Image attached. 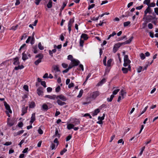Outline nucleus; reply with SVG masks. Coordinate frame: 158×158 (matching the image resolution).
Instances as JSON below:
<instances>
[{
	"instance_id": "nucleus-1",
	"label": "nucleus",
	"mask_w": 158,
	"mask_h": 158,
	"mask_svg": "<svg viewBox=\"0 0 158 158\" xmlns=\"http://www.w3.org/2000/svg\"><path fill=\"white\" fill-rule=\"evenodd\" d=\"M124 63L123 65L124 67L128 66L129 71L131 70V67L130 65L131 61L129 59L128 56L127 55H125L124 57Z\"/></svg>"
},
{
	"instance_id": "nucleus-2",
	"label": "nucleus",
	"mask_w": 158,
	"mask_h": 158,
	"mask_svg": "<svg viewBox=\"0 0 158 158\" xmlns=\"http://www.w3.org/2000/svg\"><path fill=\"white\" fill-rule=\"evenodd\" d=\"M52 68L53 70H52V71L53 72V70L55 71V77L56 78L57 77L58 75L59 74H57V72H60V70L59 69V68L58 67V65H53L52 67Z\"/></svg>"
},
{
	"instance_id": "nucleus-3",
	"label": "nucleus",
	"mask_w": 158,
	"mask_h": 158,
	"mask_svg": "<svg viewBox=\"0 0 158 158\" xmlns=\"http://www.w3.org/2000/svg\"><path fill=\"white\" fill-rule=\"evenodd\" d=\"M120 90L119 89H117L115 90L113 92V95H111L110 96V98H108L107 100L108 102H110L112 101L113 98L114 97V95H116Z\"/></svg>"
},
{
	"instance_id": "nucleus-4",
	"label": "nucleus",
	"mask_w": 158,
	"mask_h": 158,
	"mask_svg": "<svg viewBox=\"0 0 158 158\" xmlns=\"http://www.w3.org/2000/svg\"><path fill=\"white\" fill-rule=\"evenodd\" d=\"M105 116V114H103V116L102 117L99 116L98 117V119L99 120L98 121L97 123L100 124H103L102 120H104Z\"/></svg>"
},
{
	"instance_id": "nucleus-5",
	"label": "nucleus",
	"mask_w": 158,
	"mask_h": 158,
	"mask_svg": "<svg viewBox=\"0 0 158 158\" xmlns=\"http://www.w3.org/2000/svg\"><path fill=\"white\" fill-rule=\"evenodd\" d=\"M100 93L98 91H96L93 92L91 94L92 98L95 99L97 96L99 95Z\"/></svg>"
},
{
	"instance_id": "nucleus-6",
	"label": "nucleus",
	"mask_w": 158,
	"mask_h": 158,
	"mask_svg": "<svg viewBox=\"0 0 158 158\" xmlns=\"http://www.w3.org/2000/svg\"><path fill=\"white\" fill-rule=\"evenodd\" d=\"M28 53L27 52H24L22 54V59L23 60H25L27 59H28V56L29 57H31L30 55V54H29L27 55Z\"/></svg>"
},
{
	"instance_id": "nucleus-7",
	"label": "nucleus",
	"mask_w": 158,
	"mask_h": 158,
	"mask_svg": "<svg viewBox=\"0 0 158 158\" xmlns=\"http://www.w3.org/2000/svg\"><path fill=\"white\" fill-rule=\"evenodd\" d=\"M4 103L6 109L7 110V112H8V113H12V111L10 109V107L9 105L5 101L4 102Z\"/></svg>"
},
{
	"instance_id": "nucleus-8",
	"label": "nucleus",
	"mask_w": 158,
	"mask_h": 158,
	"mask_svg": "<svg viewBox=\"0 0 158 158\" xmlns=\"http://www.w3.org/2000/svg\"><path fill=\"white\" fill-rule=\"evenodd\" d=\"M80 62L77 60H76L75 59H73V60H72V61L71 62V63L74 66H76L78 65Z\"/></svg>"
},
{
	"instance_id": "nucleus-9",
	"label": "nucleus",
	"mask_w": 158,
	"mask_h": 158,
	"mask_svg": "<svg viewBox=\"0 0 158 158\" xmlns=\"http://www.w3.org/2000/svg\"><path fill=\"white\" fill-rule=\"evenodd\" d=\"M56 99L59 98L60 99H61L63 101H66L67 100V98L64 95H58L56 96Z\"/></svg>"
},
{
	"instance_id": "nucleus-10",
	"label": "nucleus",
	"mask_w": 158,
	"mask_h": 158,
	"mask_svg": "<svg viewBox=\"0 0 158 158\" xmlns=\"http://www.w3.org/2000/svg\"><path fill=\"white\" fill-rule=\"evenodd\" d=\"M152 10L151 9L150 7L148 6L144 11L145 16H146L148 13L151 14L152 12Z\"/></svg>"
},
{
	"instance_id": "nucleus-11",
	"label": "nucleus",
	"mask_w": 158,
	"mask_h": 158,
	"mask_svg": "<svg viewBox=\"0 0 158 158\" xmlns=\"http://www.w3.org/2000/svg\"><path fill=\"white\" fill-rule=\"evenodd\" d=\"M43 88L42 87H39L37 89V93L39 95H42L43 93Z\"/></svg>"
},
{
	"instance_id": "nucleus-12",
	"label": "nucleus",
	"mask_w": 158,
	"mask_h": 158,
	"mask_svg": "<svg viewBox=\"0 0 158 158\" xmlns=\"http://www.w3.org/2000/svg\"><path fill=\"white\" fill-rule=\"evenodd\" d=\"M35 113H33L32 114L31 116V119L30 121V123H31V124H32L35 120Z\"/></svg>"
},
{
	"instance_id": "nucleus-13",
	"label": "nucleus",
	"mask_w": 158,
	"mask_h": 158,
	"mask_svg": "<svg viewBox=\"0 0 158 158\" xmlns=\"http://www.w3.org/2000/svg\"><path fill=\"white\" fill-rule=\"evenodd\" d=\"M45 98H48L54 100L56 98V96L55 95H46L45 96Z\"/></svg>"
},
{
	"instance_id": "nucleus-14",
	"label": "nucleus",
	"mask_w": 158,
	"mask_h": 158,
	"mask_svg": "<svg viewBox=\"0 0 158 158\" xmlns=\"http://www.w3.org/2000/svg\"><path fill=\"white\" fill-rule=\"evenodd\" d=\"M28 108V107L24 106L22 109V114H21L22 115H23L25 114L27 112V110Z\"/></svg>"
},
{
	"instance_id": "nucleus-15",
	"label": "nucleus",
	"mask_w": 158,
	"mask_h": 158,
	"mask_svg": "<svg viewBox=\"0 0 158 158\" xmlns=\"http://www.w3.org/2000/svg\"><path fill=\"white\" fill-rule=\"evenodd\" d=\"M14 124V122L13 121H10L9 118L8 119L7 124L9 126L11 127Z\"/></svg>"
},
{
	"instance_id": "nucleus-16",
	"label": "nucleus",
	"mask_w": 158,
	"mask_h": 158,
	"mask_svg": "<svg viewBox=\"0 0 158 158\" xmlns=\"http://www.w3.org/2000/svg\"><path fill=\"white\" fill-rule=\"evenodd\" d=\"M14 62L13 64H14L17 65L19 64V58L18 57H17L14 58Z\"/></svg>"
},
{
	"instance_id": "nucleus-17",
	"label": "nucleus",
	"mask_w": 158,
	"mask_h": 158,
	"mask_svg": "<svg viewBox=\"0 0 158 158\" xmlns=\"http://www.w3.org/2000/svg\"><path fill=\"white\" fill-rule=\"evenodd\" d=\"M57 103L60 106H62L65 104V103L64 102H62L61 101L60 99H58L57 100Z\"/></svg>"
},
{
	"instance_id": "nucleus-18",
	"label": "nucleus",
	"mask_w": 158,
	"mask_h": 158,
	"mask_svg": "<svg viewBox=\"0 0 158 158\" xmlns=\"http://www.w3.org/2000/svg\"><path fill=\"white\" fill-rule=\"evenodd\" d=\"M35 106V104L34 102H32L29 103V106L30 108H34Z\"/></svg>"
},
{
	"instance_id": "nucleus-19",
	"label": "nucleus",
	"mask_w": 158,
	"mask_h": 158,
	"mask_svg": "<svg viewBox=\"0 0 158 158\" xmlns=\"http://www.w3.org/2000/svg\"><path fill=\"white\" fill-rule=\"evenodd\" d=\"M122 70L124 73H127L128 71L129 70L128 67L127 68L123 67L122 68Z\"/></svg>"
},
{
	"instance_id": "nucleus-20",
	"label": "nucleus",
	"mask_w": 158,
	"mask_h": 158,
	"mask_svg": "<svg viewBox=\"0 0 158 158\" xmlns=\"http://www.w3.org/2000/svg\"><path fill=\"white\" fill-rule=\"evenodd\" d=\"M43 110L47 111L48 109V106L46 104H44L42 106Z\"/></svg>"
},
{
	"instance_id": "nucleus-21",
	"label": "nucleus",
	"mask_w": 158,
	"mask_h": 158,
	"mask_svg": "<svg viewBox=\"0 0 158 158\" xmlns=\"http://www.w3.org/2000/svg\"><path fill=\"white\" fill-rule=\"evenodd\" d=\"M74 127V125L71 123H69L67 125V128L69 130H70L73 128Z\"/></svg>"
},
{
	"instance_id": "nucleus-22",
	"label": "nucleus",
	"mask_w": 158,
	"mask_h": 158,
	"mask_svg": "<svg viewBox=\"0 0 158 158\" xmlns=\"http://www.w3.org/2000/svg\"><path fill=\"white\" fill-rule=\"evenodd\" d=\"M81 38H83L85 40L88 39V37L87 35L83 33L82 34Z\"/></svg>"
},
{
	"instance_id": "nucleus-23",
	"label": "nucleus",
	"mask_w": 158,
	"mask_h": 158,
	"mask_svg": "<svg viewBox=\"0 0 158 158\" xmlns=\"http://www.w3.org/2000/svg\"><path fill=\"white\" fill-rule=\"evenodd\" d=\"M100 110L98 109H96L94 111V112L93 114V115L95 116L97 114L100 112Z\"/></svg>"
},
{
	"instance_id": "nucleus-24",
	"label": "nucleus",
	"mask_w": 158,
	"mask_h": 158,
	"mask_svg": "<svg viewBox=\"0 0 158 158\" xmlns=\"http://www.w3.org/2000/svg\"><path fill=\"white\" fill-rule=\"evenodd\" d=\"M52 0H50L49 2H48V4L47 5V7L49 8H51L52 7Z\"/></svg>"
},
{
	"instance_id": "nucleus-25",
	"label": "nucleus",
	"mask_w": 158,
	"mask_h": 158,
	"mask_svg": "<svg viewBox=\"0 0 158 158\" xmlns=\"http://www.w3.org/2000/svg\"><path fill=\"white\" fill-rule=\"evenodd\" d=\"M24 68V66L23 65H21V66L19 65L17 67H15V70H18L19 69H21Z\"/></svg>"
},
{
	"instance_id": "nucleus-26",
	"label": "nucleus",
	"mask_w": 158,
	"mask_h": 158,
	"mask_svg": "<svg viewBox=\"0 0 158 158\" xmlns=\"http://www.w3.org/2000/svg\"><path fill=\"white\" fill-rule=\"evenodd\" d=\"M105 81H106V79L105 78H103L100 82H99L98 84V86L100 85H102L105 82Z\"/></svg>"
},
{
	"instance_id": "nucleus-27",
	"label": "nucleus",
	"mask_w": 158,
	"mask_h": 158,
	"mask_svg": "<svg viewBox=\"0 0 158 158\" xmlns=\"http://www.w3.org/2000/svg\"><path fill=\"white\" fill-rule=\"evenodd\" d=\"M112 61V60L111 59H109L107 61V66L108 67H110L111 66V63Z\"/></svg>"
},
{
	"instance_id": "nucleus-28",
	"label": "nucleus",
	"mask_w": 158,
	"mask_h": 158,
	"mask_svg": "<svg viewBox=\"0 0 158 158\" xmlns=\"http://www.w3.org/2000/svg\"><path fill=\"white\" fill-rule=\"evenodd\" d=\"M42 59L39 58L38 60L35 61V64L36 65H38L39 63L41 62Z\"/></svg>"
},
{
	"instance_id": "nucleus-29",
	"label": "nucleus",
	"mask_w": 158,
	"mask_h": 158,
	"mask_svg": "<svg viewBox=\"0 0 158 158\" xmlns=\"http://www.w3.org/2000/svg\"><path fill=\"white\" fill-rule=\"evenodd\" d=\"M116 33L115 32H113L111 34H110L109 35L107 40H109L110 37L114 36V35H116Z\"/></svg>"
},
{
	"instance_id": "nucleus-30",
	"label": "nucleus",
	"mask_w": 158,
	"mask_h": 158,
	"mask_svg": "<svg viewBox=\"0 0 158 158\" xmlns=\"http://www.w3.org/2000/svg\"><path fill=\"white\" fill-rule=\"evenodd\" d=\"M150 0H145L143 2V3L147 5L148 6L149 5Z\"/></svg>"
},
{
	"instance_id": "nucleus-31",
	"label": "nucleus",
	"mask_w": 158,
	"mask_h": 158,
	"mask_svg": "<svg viewBox=\"0 0 158 158\" xmlns=\"http://www.w3.org/2000/svg\"><path fill=\"white\" fill-rule=\"evenodd\" d=\"M155 18L154 17H153L151 15H148L147 16V17L146 18V19L148 20H151L152 19H155Z\"/></svg>"
},
{
	"instance_id": "nucleus-32",
	"label": "nucleus",
	"mask_w": 158,
	"mask_h": 158,
	"mask_svg": "<svg viewBox=\"0 0 158 158\" xmlns=\"http://www.w3.org/2000/svg\"><path fill=\"white\" fill-rule=\"evenodd\" d=\"M43 57V55L42 54H39L35 56L36 58H39L42 59Z\"/></svg>"
},
{
	"instance_id": "nucleus-33",
	"label": "nucleus",
	"mask_w": 158,
	"mask_h": 158,
	"mask_svg": "<svg viewBox=\"0 0 158 158\" xmlns=\"http://www.w3.org/2000/svg\"><path fill=\"white\" fill-rule=\"evenodd\" d=\"M18 24L16 25L15 26H13L10 29V30H13L14 31L18 27Z\"/></svg>"
},
{
	"instance_id": "nucleus-34",
	"label": "nucleus",
	"mask_w": 158,
	"mask_h": 158,
	"mask_svg": "<svg viewBox=\"0 0 158 158\" xmlns=\"http://www.w3.org/2000/svg\"><path fill=\"white\" fill-rule=\"evenodd\" d=\"M131 23L130 21H127L123 23V25L124 27H127Z\"/></svg>"
},
{
	"instance_id": "nucleus-35",
	"label": "nucleus",
	"mask_w": 158,
	"mask_h": 158,
	"mask_svg": "<svg viewBox=\"0 0 158 158\" xmlns=\"http://www.w3.org/2000/svg\"><path fill=\"white\" fill-rule=\"evenodd\" d=\"M83 90H81L79 92V93L78 94V95L77 96V97L78 98H80L81 97L82 94L83 93Z\"/></svg>"
},
{
	"instance_id": "nucleus-36",
	"label": "nucleus",
	"mask_w": 158,
	"mask_h": 158,
	"mask_svg": "<svg viewBox=\"0 0 158 158\" xmlns=\"http://www.w3.org/2000/svg\"><path fill=\"white\" fill-rule=\"evenodd\" d=\"M74 22V19L72 18L70 20L68 24H70L71 25H72V24Z\"/></svg>"
},
{
	"instance_id": "nucleus-37",
	"label": "nucleus",
	"mask_w": 158,
	"mask_h": 158,
	"mask_svg": "<svg viewBox=\"0 0 158 158\" xmlns=\"http://www.w3.org/2000/svg\"><path fill=\"white\" fill-rule=\"evenodd\" d=\"M55 136H58L59 137H60V134L58 133V130L56 129L55 132V134L53 136L55 137Z\"/></svg>"
},
{
	"instance_id": "nucleus-38",
	"label": "nucleus",
	"mask_w": 158,
	"mask_h": 158,
	"mask_svg": "<svg viewBox=\"0 0 158 158\" xmlns=\"http://www.w3.org/2000/svg\"><path fill=\"white\" fill-rule=\"evenodd\" d=\"M38 47L41 50H43L44 48L43 46H42L40 43H39Z\"/></svg>"
},
{
	"instance_id": "nucleus-39",
	"label": "nucleus",
	"mask_w": 158,
	"mask_h": 158,
	"mask_svg": "<svg viewBox=\"0 0 158 158\" xmlns=\"http://www.w3.org/2000/svg\"><path fill=\"white\" fill-rule=\"evenodd\" d=\"M140 56L142 60H143L145 58L144 54L143 53H141L140 54Z\"/></svg>"
},
{
	"instance_id": "nucleus-40",
	"label": "nucleus",
	"mask_w": 158,
	"mask_h": 158,
	"mask_svg": "<svg viewBox=\"0 0 158 158\" xmlns=\"http://www.w3.org/2000/svg\"><path fill=\"white\" fill-rule=\"evenodd\" d=\"M133 36H131L130 38L129 39V40H127L126 41L127 43V44H130L131 42L132 41V40H133Z\"/></svg>"
},
{
	"instance_id": "nucleus-41",
	"label": "nucleus",
	"mask_w": 158,
	"mask_h": 158,
	"mask_svg": "<svg viewBox=\"0 0 158 158\" xmlns=\"http://www.w3.org/2000/svg\"><path fill=\"white\" fill-rule=\"evenodd\" d=\"M109 67H107L106 68L105 74H106L107 73H108L109 72L110 70V68Z\"/></svg>"
},
{
	"instance_id": "nucleus-42",
	"label": "nucleus",
	"mask_w": 158,
	"mask_h": 158,
	"mask_svg": "<svg viewBox=\"0 0 158 158\" xmlns=\"http://www.w3.org/2000/svg\"><path fill=\"white\" fill-rule=\"evenodd\" d=\"M68 59L69 60H70L72 61V60H73L74 59H73V57L71 55H69L68 56Z\"/></svg>"
},
{
	"instance_id": "nucleus-43",
	"label": "nucleus",
	"mask_w": 158,
	"mask_h": 158,
	"mask_svg": "<svg viewBox=\"0 0 158 158\" xmlns=\"http://www.w3.org/2000/svg\"><path fill=\"white\" fill-rule=\"evenodd\" d=\"M67 151V150L65 148L62 151L60 152V154L61 155H63L64 153L65 152Z\"/></svg>"
},
{
	"instance_id": "nucleus-44",
	"label": "nucleus",
	"mask_w": 158,
	"mask_h": 158,
	"mask_svg": "<svg viewBox=\"0 0 158 158\" xmlns=\"http://www.w3.org/2000/svg\"><path fill=\"white\" fill-rule=\"evenodd\" d=\"M143 69V67L142 66H139L137 69V72L138 73H140L142 69Z\"/></svg>"
},
{
	"instance_id": "nucleus-45",
	"label": "nucleus",
	"mask_w": 158,
	"mask_h": 158,
	"mask_svg": "<svg viewBox=\"0 0 158 158\" xmlns=\"http://www.w3.org/2000/svg\"><path fill=\"white\" fill-rule=\"evenodd\" d=\"M114 46L116 47V48H117L118 49L121 46V44H120V43H118L116 44H115Z\"/></svg>"
},
{
	"instance_id": "nucleus-46",
	"label": "nucleus",
	"mask_w": 158,
	"mask_h": 158,
	"mask_svg": "<svg viewBox=\"0 0 158 158\" xmlns=\"http://www.w3.org/2000/svg\"><path fill=\"white\" fill-rule=\"evenodd\" d=\"M23 88L26 91H28V85H24Z\"/></svg>"
},
{
	"instance_id": "nucleus-47",
	"label": "nucleus",
	"mask_w": 158,
	"mask_h": 158,
	"mask_svg": "<svg viewBox=\"0 0 158 158\" xmlns=\"http://www.w3.org/2000/svg\"><path fill=\"white\" fill-rule=\"evenodd\" d=\"M145 148V146H144V147H143L141 149V151L139 154V155L140 156L142 155Z\"/></svg>"
},
{
	"instance_id": "nucleus-48",
	"label": "nucleus",
	"mask_w": 158,
	"mask_h": 158,
	"mask_svg": "<svg viewBox=\"0 0 158 158\" xmlns=\"http://www.w3.org/2000/svg\"><path fill=\"white\" fill-rule=\"evenodd\" d=\"M41 85H43L44 87H46V82L45 81H42L41 83Z\"/></svg>"
},
{
	"instance_id": "nucleus-49",
	"label": "nucleus",
	"mask_w": 158,
	"mask_h": 158,
	"mask_svg": "<svg viewBox=\"0 0 158 158\" xmlns=\"http://www.w3.org/2000/svg\"><path fill=\"white\" fill-rule=\"evenodd\" d=\"M60 89V88L59 85H58L56 89V92H58Z\"/></svg>"
},
{
	"instance_id": "nucleus-50",
	"label": "nucleus",
	"mask_w": 158,
	"mask_h": 158,
	"mask_svg": "<svg viewBox=\"0 0 158 158\" xmlns=\"http://www.w3.org/2000/svg\"><path fill=\"white\" fill-rule=\"evenodd\" d=\"M12 144L11 142H6L4 144V145L6 146H9L11 145Z\"/></svg>"
},
{
	"instance_id": "nucleus-51",
	"label": "nucleus",
	"mask_w": 158,
	"mask_h": 158,
	"mask_svg": "<svg viewBox=\"0 0 158 158\" xmlns=\"http://www.w3.org/2000/svg\"><path fill=\"white\" fill-rule=\"evenodd\" d=\"M91 75V74L90 73H89L88 74V75L87 76V77H86L85 81V82L83 84H84L87 81V80L88 79V78L90 77Z\"/></svg>"
},
{
	"instance_id": "nucleus-52",
	"label": "nucleus",
	"mask_w": 158,
	"mask_h": 158,
	"mask_svg": "<svg viewBox=\"0 0 158 158\" xmlns=\"http://www.w3.org/2000/svg\"><path fill=\"white\" fill-rule=\"evenodd\" d=\"M84 43V41L83 40L81 39L80 41V45L81 47H82L83 46V44Z\"/></svg>"
},
{
	"instance_id": "nucleus-53",
	"label": "nucleus",
	"mask_w": 158,
	"mask_h": 158,
	"mask_svg": "<svg viewBox=\"0 0 158 158\" xmlns=\"http://www.w3.org/2000/svg\"><path fill=\"white\" fill-rule=\"evenodd\" d=\"M155 3L154 2H152L149 4V5L148 6H149L150 7H154L155 6Z\"/></svg>"
},
{
	"instance_id": "nucleus-54",
	"label": "nucleus",
	"mask_w": 158,
	"mask_h": 158,
	"mask_svg": "<svg viewBox=\"0 0 158 158\" xmlns=\"http://www.w3.org/2000/svg\"><path fill=\"white\" fill-rule=\"evenodd\" d=\"M66 2H63V6L61 7L60 10H63V9H64V7L66 6Z\"/></svg>"
},
{
	"instance_id": "nucleus-55",
	"label": "nucleus",
	"mask_w": 158,
	"mask_h": 158,
	"mask_svg": "<svg viewBox=\"0 0 158 158\" xmlns=\"http://www.w3.org/2000/svg\"><path fill=\"white\" fill-rule=\"evenodd\" d=\"M33 48L34 49V53H36L37 52V50H36V49L37 48V46H35V47H33Z\"/></svg>"
},
{
	"instance_id": "nucleus-56",
	"label": "nucleus",
	"mask_w": 158,
	"mask_h": 158,
	"mask_svg": "<svg viewBox=\"0 0 158 158\" xmlns=\"http://www.w3.org/2000/svg\"><path fill=\"white\" fill-rule=\"evenodd\" d=\"M74 86V84L73 83H71L69 85L68 87L69 88H71L72 87H73Z\"/></svg>"
},
{
	"instance_id": "nucleus-57",
	"label": "nucleus",
	"mask_w": 158,
	"mask_h": 158,
	"mask_svg": "<svg viewBox=\"0 0 158 158\" xmlns=\"http://www.w3.org/2000/svg\"><path fill=\"white\" fill-rule=\"evenodd\" d=\"M62 67L64 68H66L68 66V65L67 64H66L64 63H62Z\"/></svg>"
},
{
	"instance_id": "nucleus-58",
	"label": "nucleus",
	"mask_w": 158,
	"mask_h": 158,
	"mask_svg": "<svg viewBox=\"0 0 158 158\" xmlns=\"http://www.w3.org/2000/svg\"><path fill=\"white\" fill-rule=\"evenodd\" d=\"M71 137H72V136L71 135H68L66 137V141H69L71 139Z\"/></svg>"
},
{
	"instance_id": "nucleus-59",
	"label": "nucleus",
	"mask_w": 158,
	"mask_h": 158,
	"mask_svg": "<svg viewBox=\"0 0 158 158\" xmlns=\"http://www.w3.org/2000/svg\"><path fill=\"white\" fill-rule=\"evenodd\" d=\"M95 5L94 4H92L90 5H89V7L88 8V9L89 10V9L93 8L95 6Z\"/></svg>"
},
{
	"instance_id": "nucleus-60",
	"label": "nucleus",
	"mask_w": 158,
	"mask_h": 158,
	"mask_svg": "<svg viewBox=\"0 0 158 158\" xmlns=\"http://www.w3.org/2000/svg\"><path fill=\"white\" fill-rule=\"evenodd\" d=\"M148 27L149 28L151 29L153 28V25L152 23H150L148 24Z\"/></svg>"
},
{
	"instance_id": "nucleus-61",
	"label": "nucleus",
	"mask_w": 158,
	"mask_h": 158,
	"mask_svg": "<svg viewBox=\"0 0 158 158\" xmlns=\"http://www.w3.org/2000/svg\"><path fill=\"white\" fill-rule=\"evenodd\" d=\"M154 12L156 14L158 15V8L156 7L154 8Z\"/></svg>"
},
{
	"instance_id": "nucleus-62",
	"label": "nucleus",
	"mask_w": 158,
	"mask_h": 158,
	"mask_svg": "<svg viewBox=\"0 0 158 158\" xmlns=\"http://www.w3.org/2000/svg\"><path fill=\"white\" fill-rule=\"evenodd\" d=\"M32 39L31 36H29L28 38L27 39L26 41V42L27 43H28L29 41L31 40V39Z\"/></svg>"
},
{
	"instance_id": "nucleus-63",
	"label": "nucleus",
	"mask_w": 158,
	"mask_h": 158,
	"mask_svg": "<svg viewBox=\"0 0 158 158\" xmlns=\"http://www.w3.org/2000/svg\"><path fill=\"white\" fill-rule=\"evenodd\" d=\"M38 132L40 134H42L43 133V131L41 129L39 128L38 130Z\"/></svg>"
},
{
	"instance_id": "nucleus-64",
	"label": "nucleus",
	"mask_w": 158,
	"mask_h": 158,
	"mask_svg": "<svg viewBox=\"0 0 158 158\" xmlns=\"http://www.w3.org/2000/svg\"><path fill=\"white\" fill-rule=\"evenodd\" d=\"M23 123L22 122H21L19 123L18 124V126L19 127H23Z\"/></svg>"
}]
</instances>
